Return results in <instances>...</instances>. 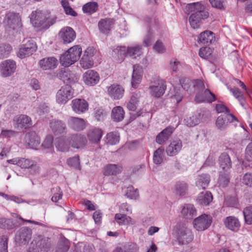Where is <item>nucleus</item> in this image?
<instances>
[{
  "mask_svg": "<svg viewBox=\"0 0 252 252\" xmlns=\"http://www.w3.org/2000/svg\"><path fill=\"white\" fill-rule=\"evenodd\" d=\"M98 4L96 2H90L83 5L82 9L84 13L91 14L96 11Z\"/></svg>",
  "mask_w": 252,
  "mask_h": 252,
  "instance_id": "obj_47",
  "label": "nucleus"
},
{
  "mask_svg": "<svg viewBox=\"0 0 252 252\" xmlns=\"http://www.w3.org/2000/svg\"><path fill=\"white\" fill-rule=\"evenodd\" d=\"M55 145L57 150L61 152H67L69 148L68 144L64 138H58L56 139Z\"/></svg>",
  "mask_w": 252,
  "mask_h": 252,
  "instance_id": "obj_43",
  "label": "nucleus"
},
{
  "mask_svg": "<svg viewBox=\"0 0 252 252\" xmlns=\"http://www.w3.org/2000/svg\"><path fill=\"white\" fill-rule=\"evenodd\" d=\"M71 105L72 110L77 114L84 113L89 109V104L84 99H74L71 101Z\"/></svg>",
  "mask_w": 252,
  "mask_h": 252,
  "instance_id": "obj_14",
  "label": "nucleus"
},
{
  "mask_svg": "<svg viewBox=\"0 0 252 252\" xmlns=\"http://www.w3.org/2000/svg\"><path fill=\"white\" fill-rule=\"evenodd\" d=\"M174 130V128L172 126H168L165 128L157 136V142L159 144H162L169 139Z\"/></svg>",
  "mask_w": 252,
  "mask_h": 252,
  "instance_id": "obj_35",
  "label": "nucleus"
},
{
  "mask_svg": "<svg viewBox=\"0 0 252 252\" xmlns=\"http://www.w3.org/2000/svg\"><path fill=\"white\" fill-rule=\"evenodd\" d=\"M229 175L227 173L220 172L219 176L218 183L222 188L226 187L229 183Z\"/></svg>",
  "mask_w": 252,
  "mask_h": 252,
  "instance_id": "obj_51",
  "label": "nucleus"
},
{
  "mask_svg": "<svg viewBox=\"0 0 252 252\" xmlns=\"http://www.w3.org/2000/svg\"><path fill=\"white\" fill-rule=\"evenodd\" d=\"M50 246V243L48 238H42L36 243V247L41 251H47Z\"/></svg>",
  "mask_w": 252,
  "mask_h": 252,
  "instance_id": "obj_50",
  "label": "nucleus"
},
{
  "mask_svg": "<svg viewBox=\"0 0 252 252\" xmlns=\"http://www.w3.org/2000/svg\"><path fill=\"white\" fill-rule=\"evenodd\" d=\"M220 167L224 171H227L232 167V162L229 156L226 153L221 154L219 158Z\"/></svg>",
  "mask_w": 252,
  "mask_h": 252,
  "instance_id": "obj_34",
  "label": "nucleus"
},
{
  "mask_svg": "<svg viewBox=\"0 0 252 252\" xmlns=\"http://www.w3.org/2000/svg\"><path fill=\"white\" fill-rule=\"evenodd\" d=\"M235 121L238 122L237 118L233 115L224 113L218 117L216 121V125L219 129L224 130L227 127L228 124Z\"/></svg>",
  "mask_w": 252,
  "mask_h": 252,
  "instance_id": "obj_9",
  "label": "nucleus"
},
{
  "mask_svg": "<svg viewBox=\"0 0 252 252\" xmlns=\"http://www.w3.org/2000/svg\"><path fill=\"white\" fill-rule=\"evenodd\" d=\"M180 83L183 89L189 94H193L195 91H200L204 88L203 81L199 79L192 81L188 78H184L180 80Z\"/></svg>",
  "mask_w": 252,
  "mask_h": 252,
  "instance_id": "obj_7",
  "label": "nucleus"
},
{
  "mask_svg": "<svg viewBox=\"0 0 252 252\" xmlns=\"http://www.w3.org/2000/svg\"><path fill=\"white\" fill-rule=\"evenodd\" d=\"M23 44L20 46L17 56L23 59L32 55L36 50V46L34 41L29 38L25 39Z\"/></svg>",
  "mask_w": 252,
  "mask_h": 252,
  "instance_id": "obj_6",
  "label": "nucleus"
},
{
  "mask_svg": "<svg viewBox=\"0 0 252 252\" xmlns=\"http://www.w3.org/2000/svg\"><path fill=\"white\" fill-rule=\"evenodd\" d=\"M74 90L70 85H66L61 88L56 94V101L60 104H65L73 97Z\"/></svg>",
  "mask_w": 252,
  "mask_h": 252,
  "instance_id": "obj_8",
  "label": "nucleus"
},
{
  "mask_svg": "<svg viewBox=\"0 0 252 252\" xmlns=\"http://www.w3.org/2000/svg\"><path fill=\"white\" fill-rule=\"evenodd\" d=\"M32 230L27 227L21 228L16 233V240L20 243L26 244L31 239Z\"/></svg>",
  "mask_w": 252,
  "mask_h": 252,
  "instance_id": "obj_18",
  "label": "nucleus"
},
{
  "mask_svg": "<svg viewBox=\"0 0 252 252\" xmlns=\"http://www.w3.org/2000/svg\"><path fill=\"white\" fill-rule=\"evenodd\" d=\"M175 236L179 245H188L193 239L191 230L184 225L176 226Z\"/></svg>",
  "mask_w": 252,
  "mask_h": 252,
  "instance_id": "obj_5",
  "label": "nucleus"
},
{
  "mask_svg": "<svg viewBox=\"0 0 252 252\" xmlns=\"http://www.w3.org/2000/svg\"><path fill=\"white\" fill-rule=\"evenodd\" d=\"M67 163L70 167H72L75 169H80V161L78 156L69 158L67 159Z\"/></svg>",
  "mask_w": 252,
  "mask_h": 252,
  "instance_id": "obj_62",
  "label": "nucleus"
},
{
  "mask_svg": "<svg viewBox=\"0 0 252 252\" xmlns=\"http://www.w3.org/2000/svg\"><path fill=\"white\" fill-rule=\"evenodd\" d=\"M57 77L66 84H72L78 81L76 75L68 69H61L57 73Z\"/></svg>",
  "mask_w": 252,
  "mask_h": 252,
  "instance_id": "obj_12",
  "label": "nucleus"
},
{
  "mask_svg": "<svg viewBox=\"0 0 252 252\" xmlns=\"http://www.w3.org/2000/svg\"><path fill=\"white\" fill-rule=\"evenodd\" d=\"M181 215L186 219H192L196 215V210L191 204H185L181 211Z\"/></svg>",
  "mask_w": 252,
  "mask_h": 252,
  "instance_id": "obj_32",
  "label": "nucleus"
},
{
  "mask_svg": "<svg viewBox=\"0 0 252 252\" xmlns=\"http://www.w3.org/2000/svg\"><path fill=\"white\" fill-rule=\"evenodd\" d=\"M115 219L117 222L120 225L134 223V221L130 217L125 214H116L115 216Z\"/></svg>",
  "mask_w": 252,
  "mask_h": 252,
  "instance_id": "obj_42",
  "label": "nucleus"
},
{
  "mask_svg": "<svg viewBox=\"0 0 252 252\" xmlns=\"http://www.w3.org/2000/svg\"><path fill=\"white\" fill-rule=\"evenodd\" d=\"M200 121V114L187 116L184 120L185 124L189 127H193L197 125Z\"/></svg>",
  "mask_w": 252,
  "mask_h": 252,
  "instance_id": "obj_40",
  "label": "nucleus"
},
{
  "mask_svg": "<svg viewBox=\"0 0 252 252\" xmlns=\"http://www.w3.org/2000/svg\"><path fill=\"white\" fill-rule=\"evenodd\" d=\"M182 143L180 140H174L166 148V152L168 156H174L181 150Z\"/></svg>",
  "mask_w": 252,
  "mask_h": 252,
  "instance_id": "obj_33",
  "label": "nucleus"
},
{
  "mask_svg": "<svg viewBox=\"0 0 252 252\" xmlns=\"http://www.w3.org/2000/svg\"><path fill=\"white\" fill-rule=\"evenodd\" d=\"M103 134L102 130L99 128L94 127L87 132V137L92 143L97 144L100 141Z\"/></svg>",
  "mask_w": 252,
  "mask_h": 252,
  "instance_id": "obj_27",
  "label": "nucleus"
},
{
  "mask_svg": "<svg viewBox=\"0 0 252 252\" xmlns=\"http://www.w3.org/2000/svg\"><path fill=\"white\" fill-rule=\"evenodd\" d=\"M25 142L32 149H36L40 143V139L34 131L27 133L25 137Z\"/></svg>",
  "mask_w": 252,
  "mask_h": 252,
  "instance_id": "obj_30",
  "label": "nucleus"
},
{
  "mask_svg": "<svg viewBox=\"0 0 252 252\" xmlns=\"http://www.w3.org/2000/svg\"><path fill=\"white\" fill-rule=\"evenodd\" d=\"M214 33L211 31H206L201 32L198 38V42L203 44L212 43L215 40Z\"/></svg>",
  "mask_w": 252,
  "mask_h": 252,
  "instance_id": "obj_38",
  "label": "nucleus"
},
{
  "mask_svg": "<svg viewBox=\"0 0 252 252\" xmlns=\"http://www.w3.org/2000/svg\"><path fill=\"white\" fill-rule=\"evenodd\" d=\"M12 50L11 46L9 44L0 45V59L6 57Z\"/></svg>",
  "mask_w": 252,
  "mask_h": 252,
  "instance_id": "obj_57",
  "label": "nucleus"
},
{
  "mask_svg": "<svg viewBox=\"0 0 252 252\" xmlns=\"http://www.w3.org/2000/svg\"><path fill=\"white\" fill-rule=\"evenodd\" d=\"M112 55L118 60H123L126 56V46H118L113 50Z\"/></svg>",
  "mask_w": 252,
  "mask_h": 252,
  "instance_id": "obj_44",
  "label": "nucleus"
},
{
  "mask_svg": "<svg viewBox=\"0 0 252 252\" xmlns=\"http://www.w3.org/2000/svg\"><path fill=\"white\" fill-rule=\"evenodd\" d=\"M82 48L79 45L70 48L67 51L61 55L60 59L61 64L68 67L77 62L80 57Z\"/></svg>",
  "mask_w": 252,
  "mask_h": 252,
  "instance_id": "obj_4",
  "label": "nucleus"
},
{
  "mask_svg": "<svg viewBox=\"0 0 252 252\" xmlns=\"http://www.w3.org/2000/svg\"><path fill=\"white\" fill-rule=\"evenodd\" d=\"M166 88L165 82L162 80H158L150 86L149 89L151 94L156 97H159L165 92Z\"/></svg>",
  "mask_w": 252,
  "mask_h": 252,
  "instance_id": "obj_17",
  "label": "nucleus"
},
{
  "mask_svg": "<svg viewBox=\"0 0 252 252\" xmlns=\"http://www.w3.org/2000/svg\"><path fill=\"white\" fill-rule=\"evenodd\" d=\"M142 54V47L140 45H134L126 48V56L136 59Z\"/></svg>",
  "mask_w": 252,
  "mask_h": 252,
  "instance_id": "obj_41",
  "label": "nucleus"
},
{
  "mask_svg": "<svg viewBox=\"0 0 252 252\" xmlns=\"http://www.w3.org/2000/svg\"><path fill=\"white\" fill-rule=\"evenodd\" d=\"M107 143L111 145H115L119 142V135L116 132H110L107 134Z\"/></svg>",
  "mask_w": 252,
  "mask_h": 252,
  "instance_id": "obj_56",
  "label": "nucleus"
},
{
  "mask_svg": "<svg viewBox=\"0 0 252 252\" xmlns=\"http://www.w3.org/2000/svg\"><path fill=\"white\" fill-rule=\"evenodd\" d=\"M16 63L13 60H7L0 64V72L4 77L11 76L15 71Z\"/></svg>",
  "mask_w": 252,
  "mask_h": 252,
  "instance_id": "obj_10",
  "label": "nucleus"
},
{
  "mask_svg": "<svg viewBox=\"0 0 252 252\" xmlns=\"http://www.w3.org/2000/svg\"><path fill=\"white\" fill-rule=\"evenodd\" d=\"M107 92L109 95L113 99H120L124 95V89L120 85L114 84L108 87Z\"/></svg>",
  "mask_w": 252,
  "mask_h": 252,
  "instance_id": "obj_21",
  "label": "nucleus"
},
{
  "mask_svg": "<svg viewBox=\"0 0 252 252\" xmlns=\"http://www.w3.org/2000/svg\"><path fill=\"white\" fill-rule=\"evenodd\" d=\"M80 64L83 68L86 69L93 66L94 61L92 58L86 56H83L80 61Z\"/></svg>",
  "mask_w": 252,
  "mask_h": 252,
  "instance_id": "obj_52",
  "label": "nucleus"
},
{
  "mask_svg": "<svg viewBox=\"0 0 252 252\" xmlns=\"http://www.w3.org/2000/svg\"><path fill=\"white\" fill-rule=\"evenodd\" d=\"M52 191L54 193V195L51 199L52 201L57 202L59 200L62 198L63 192L61 191V189L59 187L57 186L53 189Z\"/></svg>",
  "mask_w": 252,
  "mask_h": 252,
  "instance_id": "obj_61",
  "label": "nucleus"
},
{
  "mask_svg": "<svg viewBox=\"0 0 252 252\" xmlns=\"http://www.w3.org/2000/svg\"><path fill=\"white\" fill-rule=\"evenodd\" d=\"M176 193L182 196L186 194L188 190L187 184L184 182H178L175 186Z\"/></svg>",
  "mask_w": 252,
  "mask_h": 252,
  "instance_id": "obj_53",
  "label": "nucleus"
},
{
  "mask_svg": "<svg viewBox=\"0 0 252 252\" xmlns=\"http://www.w3.org/2000/svg\"><path fill=\"white\" fill-rule=\"evenodd\" d=\"M212 6L216 8L224 10L225 0H209Z\"/></svg>",
  "mask_w": 252,
  "mask_h": 252,
  "instance_id": "obj_64",
  "label": "nucleus"
},
{
  "mask_svg": "<svg viewBox=\"0 0 252 252\" xmlns=\"http://www.w3.org/2000/svg\"><path fill=\"white\" fill-rule=\"evenodd\" d=\"M188 10L192 12L189 17L190 26L194 29L199 27L202 20L208 17L209 13L205 9V7L199 2L192 3L188 5Z\"/></svg>",
  "mask_w": 252,
  "mask_h": 252,
  "instance_id": "obj_2",
  "label": "nucleus"
},
{
  "mask_svg": "<svg viewBox=\"0 0 252 252\" xmlns=\"http://www.w3.org/2000/svg\"><path fill=\"white\" fill-rule=\"evenodd\" d=\"M139 102V95L137 94H133L128 102L127 104V109L132 111H134L136 108Z\"/></svg>",
  "mask_w": 252,
  "mask_h": 252,
  "instance_id": "obj_48",
  "label": "nucleus"
},
{
  "mask_svg": "<svg viewBox=\"0 0 252 252\" xmlns=\"http://www.w3.org/2000/svg\"><path fill=\"white\" fill-rule=\"evenodd\" d=\"M67 124L69 127L75 131H81L86 127V123L83 119L70 117L67 120Z\"/></svg>",
  "mask_w": 252,
  "mask_h": 252,
  "instance_id": "obj_20",
  "label": "nucleus"
},
{
  "mask_svg": "<svg viewBox=\"0 0 252 252\" xmlns=\"http://www.w3.org/2000/svg\"><path fill=\"white\" fill-rule=\"evenodd\" d=\"M32 25L38 30L47 29L55 23V16L47 17L40 11H33L30 16Z\"/></svg>",
  "mask_w": 252,
  "mask_h": 252,
  "instance_id": "obj_3",
  "label": "nucleus"
},
{
  "mask_svg": "<svg viewBox=\"0 0 252 252\" xmlns=\"http://www.w3.org/2000/svg\"><path fill=\"white\" fill-rule=\"evenodd\" d=\"M59 36L63 43H69L75 39L76 33L72 28L65 27L61 30Z\"/></svg>",
  "mask_w": 252,
  "mask_h": 252,
  "instance_id": "obj_16",
  "label": "nucleus"
},
{
  "mask_svg": "<svg viewBox=\"0 0 252 252\" xmlns=\"http://www.w3.org/2000/svg\"><path fill=\"white\" fill-rule=\"evenodd\" d=\"M188 10L192 12L189 17L190 26L194 29L199 27L202 20L208 17L209 13L205 9V7L199 2L192 3L188 5Z\"/></svg>",
  "mask_w": 252,
  "mask_h": 252,
  "instance_id": "obj_1",
  "label": "nucleus"
},
{
  "mask_svg": "<svg viewBox=\"0 0 252 252\" xmlns=\"http://www.w3.org/2000/svg\"><path fill=\"white\" fill-rule=\"evenodd\" d=\"M69 248V243L65 238H62L59 241L56 252H67Z\"/></svg>",
  "mask_w": 252,
  "mask_h": 252,
  "instance_id": "obj_46",
  "label": "nucleus"
},
{
  "mask_svg": "<svg viewBox=\"0 0 252 252\" xmlns=\"http://www.w3.org/2000/svg\"><path fill=\"white\" fill-rule=\"evenodd\" d=\"M210 182V176L208 174H202L196 179V186L199 189H206Z\"/></svg>",
  "mask_w": 252,
  "mask_h": 252,
  "instance_id": "obj_36",
  "label": "nucleus"
},
{
  "mask_svg": "<svg viewBox=\"0 0 252 252\" xmlns=\"http://www.w3.org/2000/svg\"><path fill=\"white\" fill-rule=\"evenodd\" d=\"M4 24L10 29L15 30L21 26V19L18 14L14 13H9L6 14Z\"/></svg>",
  "mask_w": 252,
  "mask_h": 252,
  "instance_id": "obj_15",
  "label": "nucleus"
},
{
  "mask_svg": "<svg viewBox=\"0 0 252 252\" xmlns=\"http://www.w3.org/2000/svg\"><path fill=\"white\" fill-rule=\"evenodd\" d=\"M83 80L87 85L94 86L99 82V76L97 72L89 70L84 74Z\"/></svg>",
  "mask_w": 252,
  "mask_h": 252,
  "instance_id": "obj_24",
  "label": "nucleus"
},
{
  "mask_svg": "<svg viewBox=\"0 0 252 252\" xmlns=\"http://www.w3.org/2000/svg\"><path fill=\"white\" fill-rule=\"evenodd\" d=\"M58 64V60L54 57L43 58L39 62L40 67L43 70H50L55 68Z\"/></svg>",
  "mask_w": 252,
  "mask_h": 252,
  "instance_id": "obj_28",
  "label": "nucleus"
},
{
  "mask_svg": "<svg viewBox=\"0 0 252 252\" xmlns=\"http://www.w3.org/2000/svg\"><path fill=\"white\" fill-rule=\"evenodd\" d=\"M211 222L210 218L204 214L194 219L193 226L197 231H203L210 226Z\"/></svg>",
  "mask_w": 252,
  "mask_h": 252,
  "instance_id": "obj_13",
  "label": "nucleus"
},
{
  "mask_svg": "<svg viewBox=\"0 0 252 252\" xmlns=\"http://www.w3.org/2000/svg\"><path fill=\"white\" fill-rule=\"evenodd\" d=\"M125 116V112L121 106H116L113 108L111 112V118L114 121L119 122L122 121Z\"/></svg>",
  "mask_w": 252,
  "mask_h": 252,
  "instance_id": "obj_39",
  "label": "nucleus"
},
{
  "mask_svg": "<svg viewBox=\"0 0 252 252\" xmlns=\"http://www.w3.org/2000/svg\"><path fill=\"white\" fill-rule=\"evenodd\" d=\"M212 54V50L208 47H203L200 49L199 51V56L203 59H208Z\"/></svg>",
  "mask_w": 252,
  "mask_h": 252,
  "instance_id": "obj_60",
  "label": "nucleus"
},
{
  "mask_svg": "<svg viewBox=\"0 0 252 252\" xmlns=\"http://www.w3.org/2000/svg\"><path fill=\"white\" fill-rule=\"evenodd\" d=\"M123 167L121 164H108L103 169L104 176H116L122 172Z\"/></svg>",
  "mask_w": 252,
  "mask_h": 252,
  "instance_id": "obj_25",
  "label": "nucleus"
},
{
  "mask_svg": "<svg viewBox=\"0 0 252 252\" xmlns=\"http://www.w3.org/2000/svg\"><path fill=\"white\" fill-rule=\"evenodd\" d=\"M204 88V87L203 89L200 91H197V93L195 98L196 101L197 102H201L206 100L209 102H213L215 100V94L211 93L208 89H205L203 93Z\"/></svg>",
  "mask_w": 252,
  "mask_h": 252,
  "instance_id": "obj_22",
  "label": "nucleus"
},
{
  "mask_svg": "<svg viewBox=\"0 0 252 252\" xmlns=\"http://www.w3.org/2000/svg\"><path fill=\"white\" fill-rule=\"evenodd\" d=\"M133 73L132 75L131 85L134 88H137L138 85L141 82L143 70L141 66L138 64H135L133 66Z\"/></svg>",
  "mask_w": 252,
  "mask_h": 252,
  "instance_id": "obj_26",
  "label": "nucleus"
},
{
  "mask_svg": "<svg viewBox=\"0 0 252 252\" xmlns=\"http://www.w3.org/2000/svg\"><path fill=\"white\" fill-rule=\"evenodd\" d=\"M18 225L14 223L11 220L6 218H0V228L3 229H12Z\"/></svg>",
  "mask_w": 252,
  "mask_h": 252,
  "instance_id": "obj_49",
  "label": "nucleus"
},
{
  "mask_svg": "<svg viewBox=\"0 0 252 252\" xmlns=\"http://www.w3.org/2000/svg\"><path fill=\"white\" fill-rule=\"evenodd\" d=\"M126 196L132 199H136L139 196L138 190L132 186H129L126 190Z\"/></svg>",
  "mask_w": 252,
  "mask_h": 252,
  "instance_id": "obj_55",
  "label": "nucleus"
},
{
  "mask_svg": "<svg viewBox=\"0 0 252 252\" xmlns=\"http://www.w3.org/2000/svg\"><path fill=\"white\" fill-rule=\"evenodd\" d=\"M86 138L80 134L72 135L69 137V144L74 148L79 149L86 145Z\"/></svg>",
  "mask_w": 252,
  "mask_h": 252,
  "instance_id": "obj_23",
  "label": "nucleus"
},
{
  "mask_svg": "<svg viewBox=\"0 0 252 252\" xmlns=\"http://www.w3.org/2000/svg\"><path fill=\"white\" fill-rule=\"evenodd\" d=\"M13 124L15 128L19 129H27L32 125L31 118L26 115H20L14 117Z\"/></svg>",
  "mask_w": 252,
  "mask_h": 252,
  "instance_id": "obj_11",
  "label": "nucleus"
},
{
  "mask_svg": "<svg viewBox=\"0 0 252 252\" xmlns=\"http://www.w3.org/2000/svg\"><path fill=\"white\" fill-rule=\"evenodd\" d=\"M50 126L55 135L65 134L67 132L66 124L61 120H53L50 122Z\"/></svg>",
  "mask_w": 252,
  "mask_h": 252,
  "instance_id": "obj_19",
  "label": "nucleus"
},
{
  "mask_svg": "<svg viewBox=\"0 0 252 252\" xmlns=\"http://www.w3.org/2000/svg\"><path fill=\"white\" fill-rule=\"evenodd\" d=\"M114 23V19H102L98 22V27L101 32L107 34L110 31Z\"/></svg>",
  "mask_w": 252,
  "mask_h": 252,
  "instance_id": "obj_29",
  "label": "nucleus"
},
{
  "mask_svg": "<svg viewBox=\"0 0 252 252\" xmlns=\"http://www.w3.org/2000/svg\"><path fill=\"white\" fill-rule=\"evenodd\" d=\"M225 227L234 232H237L240 227V222L238 219L234 216H229L224 221Z\"/></svg>",
  "mask_w": 252,
  "mask_h": 252,
  "instance_id": "obj_31",
  "label": "nucleus"
},
{
  "mask_svg": "<svg viewBox=\"0 0 252 252\" xmlns=\"http://www.w3.org/2000/svg\"><path fill=\"white\" fill-rule=\"evenodd\" d=\"M230 91L232 92L234 96L240 101L242 106H244V102L245 101L243 93L240 90L237 88L231 89Z\"/></svg>",
  "mask_w": 252,
  "mask_h": 252,
  "instance_id": "obj_59",
  "label": "nucleus"
},
{
  "mask_svg": "<svg viewBox=\"0 0 252 252\" xmlns=\"http://www.w3.org/2000/svg\"><path fill=\"white\" fill-rule=\"evenodd\" d=\"M164 151V148L161 147L155 151L153 156V161L155 164H160L162 162Z\"/></svg>",
  "mask_w": 252,
  "mask_h": 252,
  "instance_id": "obj_45",
  "label": "nucleus"
},
{
  "mask_svg": "<svg viewBox=\"0 0 252 252\" xmlns=\"http://www.w3.org/2000/svg\"><path fill=\"white\" fill-rule=\"evenodd\" d=\"M245 222L248 224H252V206L246 207L243 210Z\"/></svg>",
  "mask_w": 252,
  "mask_h": 252,
  "instance_id": "obj_54",
  "label": "nucleus"
},
{
  "mask_svg": "<svg viewBox=\"0 0 252 252\" xmlns=\"http://www.w3.org/2000/svg\"><path fill=\"white\" fill-rule=\"evenodd\" d=\"M33 161V160L30 159L21 158L20 159H18V161L16 162V164L22 168L29 169V167L32 165Z\"/></svg>",
  "mask_w": 252,
  "mask_h": 252,
  "instance_id": "obj_58",
  "label": "nucleus"
},
{
  "mask_svg": "<svg viewBox=\"0 0 252 252\" xmlns=\"http://www.w3.org/2000/svg\"><path fill=\"white\" fill-rule=\"evenodd\" d=\"M8 238L6 235H2L0 237V252H8Z\"/></svg>",
  "mask_w": 252,
  "mask_h": 252,
  "instance_id": "obj_63",
  "label": "nucleus"
},
{
  "mask_svg": "<svg viewBox=\"0 0 252 252\" xmlns=\"http://www.w3.org/2000/svg\"><path fill=\"white\" fill-rule=\"evenodd\" d=\"M196 200L200 205L207 206L212 201L213 195L210 191H203L199 194Z\"/></svg>",
  "mask_w": 252,
  "mask_h": 252,
  "instance_id": "obj_37",
  "label": "nucleus"
}]
</instances>
